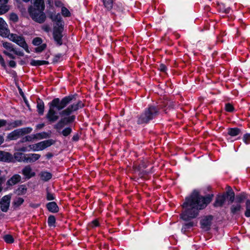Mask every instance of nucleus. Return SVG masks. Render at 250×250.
Here are the masks:
<instances>
[{
	"mask_svg": "<svg viewBox=\"0 0 250 250\" xmlns=\"http://www.w3.org/2000/svg\"><path fill=\"white\" fill-rule=\"evenodd\" d=\"M158 110L154 106H150L141 114L139 118V124L147 123L152 120L157 114Z\"/></svg>",
	"mask_w": 250,
	"mask_h": 250,
	"instance_id": "nucleus-5",
	"label": "nucleus"
},
{
	"mask_svg": "<svg viewBox=\"0 0 250 250\" xmlns=\"http://www.w3.org/2000/svg\"><path fill=\"white\" fill-rule=\"evenodd\" d=\"M21 179V177L20 175L15 174L8 180L7 184L9 186L14 185L20 182Z\"/></svg>",
	"mask_w": 250,
	"mask_h": 250,
	"instance_id": "nucleus-20",
	"label": "nucleus"
},
{
	"mask_svg": "<svg viewBox=\"0 0 250 250\" xmlns=\"http://www.w3.org/2000/svg\"><path fill=\"white\" fill-rule=\"evenodd\" d=\"M40 177L43 181H47L51 178L52 174L48 172L43 171L40 173Z\"/></svg>",
	"mask_w": 250,
	"mask_h": 250,
	"instance_id": "nucleus-24",
	"label": "nucleus"
},
{
	"mask_svg": "<svg viewBox=\"0 0 250 250\" xmlns=\"http://www.w3.org/2000/svg\"><path fill=\"white\" fill-rule=\"evenodd\" d=\"M14 53L18 56H23L24 55V54L22 52L20 51H18L15 49V51H14Z\"/></svg>",
	"mask_w": 250,
	"mask_h": 250,
	"instance_id": "nucleus-52",
	"label": "nucleus"
},
{
	"mask_svg": "<svg viewBox=\"0 0 250 250\" xmlns=\"http://www.w3.org/2000/svg\"><path fill=\"white\" fill-rule=\"evenodd\" d=\"M47 119L51 122H54L59 119L57 113L55 111L54 108L49 106V109L46 114Z\"/></svg>",
	"mask_w": 250,
	"mask_h": 250,
	"instance_id": "nucleus-15",
	"label": "nucleus"
},
{
	"mask_svg": "<svg viewBox=\"0 0 250 250\" xmlns=\"http://www.w3.org/2000/svg\"><path fill=\"white\" fill-rule=\"evenodd\" d=\"M83 104L81 101H77L68 106L66 109L62 110L60 113L62 116L69 115L71 113L82 108Z\"/></svg>",
	"mask_w": 250,
	"mask_h": 250,
	"instance_id": "nucleus-10",
	"label": "nucleus"
},
{
	"mask_svg": "<svg viewBox=\"0 0 250 250\" xmlns=\"http://www.w3.org/2000/svg\"><path fill=\"white\" fill-rule=\"evenodd\" d=\"M35 144L33 145H29L27 147L28 148V149H29V151L30 150H33L34 151H35Z\"/></svg>",
	"mask_w": 250,
	"mask_h": 250,
	"instance_id": "nucleus-50",
	"label": "nucleus"
},
{
	"mask_svg": "<svg viewBox=\"0 0 250 250\" xmlns=\"http://www.w3.org/2000/svg\"><path fill=\"white\" fill-rule=\"evenodd\" d=\"M74 98V96H66L61 100L59 98H55L49 103V106L53 108H56L58 110H61L66 107Z\"/></svg>",
	"mask_w": 250,
	"mask_h": 250,
	"instance_id": "nucleus-4",
	"label": "nucleus"
},
{
	"mask_svg": "<svg viewBox=\"0 0 250 250\" xmlns=\"http://www.w3.org/2000/svg\"><path fill=\"white\" fill-rule=\"evenodd\" d=\"M212 220V217L210 215L204 217L201 221V228L206 230H208L211 226Z\"/></svg>",
	"mask_w": 250,
	"mask_h": 250,
	"instance_id": "nucleus-14",
	"label": "nucleus"
},
{
	"mask_svg": "<svg viewBox=\"0 0 250 250\" xmlns=\"http://www.w3.org/2000/svg\"><path fill=\"white\" fill-rule=\"evenodd\" d=\"M56 219L54 216L51 215L49 216L48 218V225L50 227H54Z\"/></svg>",
	"mask_w": 250,
	"mask_h": 250,
	"instance_id": "nucleus-36",
	"label": "nucleus"
},
{
	"mask_svg": "<svg viewBox=\"0 0 250 250\" xmlns=\"http://www.w3.org/2000/svg\"><path fill=\"white\" fill-rule=\"evenodd\" d=\"M3 183V180L1 178H0V193L1 192L3 189L2 184Z\"/></svg>",
	"mask_w": 250,
	"mask_h": 250,
	"instance_id": "nucleus-56",
	"label": "nucleus"
},
{
	"mask_svg": "<svg viewBox=\"0 0 250 250\" xmlns=\"http://www.w3.org/2000/svg\"><path fill=\"white\" fill-rule=\"evenodd\" d=\"M25 157L26 163H33L39 159L41 155L39 154L30 153L26 154Z\"/></svg>",
	"mask_w": 250,
	"mask_h": 250,
	"instance_id": "nucleus-18",
	"label": "nucleus"
},
{
	"mask_svg": "<svg viewBox=\"0 0 250 250\" xmlns=\"http://www.w3.org/2000/svg\"><path fill=\"white\" fill-rule=\"evenodd\" d=\"M49 137L48 133L46 132H41L34 134V137L36 139L41 140L43 139H46Z\"/></svg>",
	"mask_w": 250,
	"mask_h": 250,
	"instance_id": "nucleus-27",
	"label": "nucleus"
},
{
	"mask_svg": "<svg viewBox=\"0 0 250 250\" xmlns=\"http://www.w3.org/2000/svg\"><path fill=\"white\" fill-rule=\"evenodd\" d=\"M35 139H36L34 137V134H33L31 135L26 136L25 137V138L23 139V142H25V141L31 142Z\"/></svg>",
	"mask_w": 250,
	"mask_h": 250,
	"instance_id": "nucleus-41",
	"label": "nucleus"
},
{
	"mask_svg": "<svg viewBox=\"0 0 250 250\" xmlns=\"http://www.w3.org/2000/svg\"><path fill=\"white\" fill-rule=\"evenodd\" d=\"M54 142L53 140L50 139L43 141L35 144V151L42 150L46 148L51 146L54 144Z\"/></svg>",
	"mask_w": 250,
	"mask_h": 250,
	"instance_id": "nucleus-13",
	"label": "nucleus"
},
{
	"mask_svg": "<svg viewBox=\"0 0 250 250\" xmlns=\"http://www.w3.org/2000/svg\"><path fill=\"white\" fill-rule=\"evenodd\" d=\"M227 195H228V197L229 198V201H230L231 203H232L234 201V192L231 190L228 191L227 192Z\"/></svg>",
	"mask_w": 250,
	"mask_h": 250,
	"instance_id": "nucleus-38",
	"label": "nucleus"
},
{
	"mask_svg": "<svg viewBox=\"0 0 250 250\" xmlns=\"http://www.w3.org/2000/svg\"><path fill=\"white\" fill-rule=\"evenodd\" d=\"M6 121L4 120H0V127L6 125Z\"/></svg>",
	"mask_w": 250,
	"mask_h": 250,
	"instance_id": "nucleus-55",
	"label": "nucleus"
},
{
	"mask_svg": "<svg viewBox=\"0 0 250 250\" xmlns=\"http://www.w3.org/2000/svg\"><path fill=\"white\" fill-rule=\"evenodd\" d=\"M6 37H8L11 41L16 43L22 47L27 53H30L28 45L25 42L24 38L22 36L8 33Z\"/></svg>",
	"mask_w": 250,
	"mask_h": 250,
	"instance_id": "nucleus-7",
	"label": "nucleus"
},
{
	"mask_svg": "<svg viewBox=\"0 0 250 250\" xmlns=\"http://www.w3.org/2000/svg\"><path fill=\"white\" fill-rule=\"evenodd\" d=\"M26 154L21 152H16L14 154V158L18 162H25Z\"/></svg>",
	"mask_w": 250,
	"mask_h": 250,
	"instance_id": "nucleus-23",
	"label": "nucleus"
},
{
	"mask_svg": "<svg viewBox=\"0 0 250 250\" xmlns=\"http://www.w3.org/2000/svg\"><path fill=\"white\" fill-rule=\"evenodd\" d=\"M6 37H8L11 41L16 43L22 47L27 53H30L28 45L25 42L24 38L22 36L8 33Z\"/></svg>",
	"mask_w": 250,
	"mask_h": 250,
	"instance_id": "nucleus-6",
	"label": "nucleus"
},
{
	"mask_svg": "<svg viewBox=\"0 0 250 250\" xmlns=\"http://www.w3.org/2000/svg\"><path fill=\"white\" fill-rule=\"evenodd\" d=\"M34 6L35 8H29L30 15L34 21L39 23L43 22L46 18L43 12L44 9L43 0H36L34 3Z\"/></svg>",
	"mask_w": 250,
	"mask_h": 250,
	"instance_id": "nucleus-2",
	"label": "nucleus"
},
{
	"mask_svg": "<svg viewBox=\"0 0 250 250\" xmlns=\"http://www.w3.org/2000/svg\"><path fill=\"white\" fill-rule=\"evenodd\" d=\"M9 33L7 25L5 21L0 18V35L6 37Z\"/></svg>",
	"mask_w": 250,
	"mask_h": 250,
	"instance_id": "nucleus-16",
	"label": "nucleus"
},
{
	"mask_svg": "<svg viewBox=\"0 0 250 250\" xmlns=\"http://www.w3.org/2000/svg\"><path fill=\"white\" fill-rule=\"evenodd\" d=\"M159 69L161 71L165 72L166 70V66L164 64H161L159 66Z\"/></svg>",
	"mask_w": 250,
	"mask_h": 250,
	"instance_id": "nucleus-51",
	"label": "nucleus"
},
{
	"mask_svg": "<svg viewBox=\"0 0 250 250\" xmlns=\"http://www.w3.org/2000/svg\"><path fill=\"white\" fill-rule=\"evenodd\" d=\"M2 45L8 52H14L15 51V48H14L13 45L10 42H5L3 43Z\"/></svg>",
	"mask_w": 250,
	"mask_h": 250,
	"instance_id": "nucleus-31",
	"label": "nucleus"
},
{
	"mask_svg": "<svg viewBox=\"0 0 250 250\" xmlns=\"http://www.w3.org/2000/svg\"><path fill=\"white\" fill-rule=\"evenodd\" d=\"M6 37H8L11 41L16 43L22 47L27 53H30L28 45L25 42L24 38L22 36L8 33Z\"/></svg>",
	"mask_w": 250,
	"mask_h": 250,
	"instance_id": "nucleus-8",
	"label": "nucleus"
},
{
	"mask_svg": "<svg viewBox=\"0 0 250 250\" xmlns=\"http://www.w3.org/2000/svg\"><path fill=\"white\" fill-rule=\"evenodd\" d=\"M11 125L13 127H16L18 126L21 125V122L20 121H17L15 122L14 123L12 124Z\"/></svg>",
	"mask_w": 250,
	"mask_h": 250,
	"instance_id": "nucleus-54",
	"label": "nucleus"
},
{
	"mask_svg": "<svg viewBox=\"0 0 250 250\" xmlns=\"http://www.w3.org/2000/svg\"><path fill=\"white\" fill-rule=\"evenodd\" d=\"M22 174L27 179H30L35 175V173L29 166H27L22 169Z\"/></svg>",
	"mask_w": 250,
	"mask_h": 250,
	"instance_id": "nucleus-17",
	"label": "nucleus"
},
{
	"mask_svg": "<svg viewBox=\"0 0 250 250\" xmlns=\"http://www.w3.org/2000/svg\"><path fill=\"white\" fill-rule=\"evenodd\" d=\"M5 12H7L9 10V7L7 6H5Z\"/></svg>",
	"mask_w": 250,
	"mask_h": 250,
	"instance_id": "nucleus-63",
	"label": "nucleus"
},
{
	"mask_svg": "<svg viewBox=\"0 0 250 250\" xmlns=\"http://www.w3.org/2000/svg\"><path fill=\"white\" fill-rule=\"evenodd\" d=\"M3 53L11 59H14L15 58V56L13 55H12L10 52L7 51H4Z\"/></svg>",
	"mask_w": 250,
	"mask_h": 250,
	"instance_id": "nucleus-49",
	"label": "nucleus"
},
{
	"mask_svg": "<svg viewBox=\"0 0 250 250\" xmlns=\"http://www.w3.org/2000/svg\"><path fill=\"white\" fill-rule=\"evenodd\" d=\"M46 157L48 158V159H50L51 157H52V155L51 153H47L46 155Z\"/></svg>",
	"mask_w": 250,
	"mask_h": 250,
	"instance_id": "nucleus-61",
	"label": "nucleus"
},
{
	"mask_svg": "<svg viewBox=\"0 0 250 250\" xmlns=\"http://www.w3.org/2000/svg\"><path fill=\"white\" fill-rule=\"evenodd\" d=\"M52 20L55 22L54 27L53 38L57 44H62V32L63 29V22L60 14H52L50 16Z\"/></svg>",
	"mask_w": 250,
	"mask_h": 250,
	"instance_id": "nucleus-3",
	"label": "nucleus"
},
{
	"mask_svg": "<svg viewBox=\"0 0 250 250\" xmlns=\"http://www.w3.org/2000/svg\"><path fill=\"white\" fill-rule=\"evenodd\" d=\"M38 112L40 115H43L44 109V104L42 101H39L37 103Z\"/></svg>",
	"mask_w": 250,
	"mask_h": 250,
	"instance_id": "nucleus-26",
	"label": "nucleus"
},
{
	"mask_svg": "<svg viewBox=\"0 0 250 250\" xmlns=\"http://www.w3.org/2000/svg\"><path fill=\"white\" fill-rule=\"evenodd\" d=\"M90 226L92 228H95L99 226L98 221L97 220H93L90 224Z\"/></svg>",
	"mask_w": 250,
	"mask_h": 250,
	"instance_id": "nucleus-46",
	"label": "nucleus"
},
{
	"mask_svg": "<svg viewBox=\"0 0 250 250\" xmlns=\"http://www.w3.org/2000/svg\"><path fill=\"white\" fill-rule=\"evenodd\" d=\"M211 200V196L203 197L200 195L197 191H194L188 197L186 198L183 204L182 218L188 220L195 218L198 215V211L204 208Z\"/></svg>",
	"mask_w": 250,
	"mask_h": 250,
	"instance_id": "nucleus-1",
	"label": "nucleus"
},
{
	"mask_svg": "<svg viewBox=\"0 0 250 250\" xmlns=\"http://www.w3.org/2000/svg\"><path fill=\"white\" fill-rule=\"evenodd\" d=\"M9 66L11 67H15L16 66V63L14 61H10L9 62Z\"/></svg>",
	"mask_w": 250,
	"mask_h": 250,
	"instance_id": "nucleus-53",
	"label": "nucleus"
},
{
	"mask_svg": "<svg viewBox=\"0 0 250 250\" xmlns=\"http://www.w3.org/2000/svg\"><path fill=\"white\" fill-rule=\"evenodd\" d=\"M3 239L7 243H12L14 242V238L13 236L9 234H7L4 236Z\"/></svg>",
	"mask_w": 250,
	"mask_h": 250,
	"instance_id": "nucleus-37",
	"label": "nucleus"
},
{
	"mask_svg": "<svg viewBox=\"0 0 250 250\" xmlns=\"http://www.w3.org/2000/svg\"><path fill=\"white\" fill-rule=\"evenodd\" d=\"M187 225L190 226V227H192L193 226V223H188Z\"/></svg>",
	"mask_w": 250,
	"mask_h": 250,
	"instance_id": "nucleus-64",
	"label": "nucleus"
},
{
	"mask_svg": "<svg viewBox=\"0 0 250 250\" xmlns=\"http://www.w3.org/2000/svg\"><path fill=\"white\" fill-rule=\"evenodd\" d=\"M241 206L240 203H237L236 204H233L231 206L230 208V210L231 213L233 214H235L239 212L241 209Z\"/></svg>",
	"mask_w": 250,
	"mask_h": 250,
	"instance_id": "nucleus-25",
	"label": "nucleus"
},
{
	"mask_svg": "<svg viewBox=\"0 0 250 250\" xmlns=\"http://www.w3.org/2000/svg\"><path fill=\"white\" fill-rule=\"evenodd\" d=\"M10 20L14 21V22L17 21L18 20V16L14 13H12L10 16Z\"/></svg>",
	"mask_w": 250,
	"mask_h": 250,
	"instance_id": "nucleus-44",
	"label": "nucleus"
},
{
	"mask_svg": "<svg viewBox=\"0 0 250 250\" xmlns=\"http://www.w3.org/2000/svg\"><path fill=\"white\" fill-rule=\"evenodd\" d=\"M226 197L224 195H219L216 197L214 206L215 207H221L225 203Z\"/></svg>",
	"mask_w": 250,
	"mask_h": 250,
	"instance_id": "nucleus-22",
	"label": "nucleus"
},
{
	"mask_svg": "<svg viewBox=\"0 0 250 250\" xmlns=\"http://www.w3.org/2000/svg\"><path fill=\"white\" fill-rule=\"evenodd\" d=\"M240 132L239 129L237 128H231L228 129V133L231 136H236L238 135Z\"/></svg>",
	"mask_w": 250,
	"mask_h": 250,
	"instance_id": "nucleus-28",
	"label": "nucleus"
},
{
	"mask_svg": "<svg viewBox=\"0 0 250 250\" xmlns=\"http://www.w3.org/2000/svg\"><path fill=\"white\" fill-rule=\"evenodd\" d=\"M233 109H234V108L231 104H228L226 105V110L227 111L232 112L233 110Z\"/></svg>",
	"mask_w": 250,
	"mask_h": 250,
	"instance_id": "nucleus-45",
	"label": "nucleus"
},
{
	"mask_svg": "<svg viewBox=\"0 0 250 250\" xmlns=\"http://www.w3.org/2000/svg\"><path fill=\"white\" fill-rule=\"evenodd\" d=\"M102 1L104 6L108 10H111L112 9L113 4V0H102Z\"/></svg>",
	"mask_w": 250,
	"mask_h": 250,
	"instance_id": "nucleus-30",
	"label": "nucleus"
},
{
	"mask_svg": "<svg viewBox=\"0 0 250 250\" xmlns=\"http://www.w3.org/2000/svg\"><path fill=\"white\" fill-rule=\"evenodd\" d=\"M75 119L74 116H68L62 118L57 124L55 125V128L58 131H60L63 126L67 124L72 122Z\"/></svg>",
	"mask_w": 250,
	"mask_h": 250,
	"instance_id": "nucleus-11",
	"label": "nucleus"
},
{
	"mask_svg": "<svg viewBox=\"0 0 250 250\" xmlns=\"http://www.w3.org/2000/svg\"><path fill=\"white\" fill-rule=\"evenodd\" d=\"M12 159V155L9 153L0 151V161L11 162Z\"/></svg>",
	"mask_w": 250,
	"mask_h": 250,
	"instance_id": "nucleus-19",
	"label": "nucleus"
},
{
	"mask_svg": "<svg viewBox=\"0 0 250 250\" xmlns=\"http://www.w3.org/2000/svg\"><path fill=\"white\" fill-rule=\"evenodd\" d=\"M243 141L246 144L250 143V134H246L244 135Z\"/></svg>",
	"mask_w": 250,
	"mask_h": 250,
	"instance_id": "nucleus-42",
	"label": "nucleus"
},
{
	"mask_svg": "<svg viewBox=\"0 0 250 250\" xmlns=\"http://www.w3.org/2000/svg\"><path fill=\"white\" fill-rule=\"evenodd\" d=\"M46 198L48 200H53L54 199V196L53 194L48 192Z\"/></svg>",
	"mask_w": 250,
	"mask_h": 250,
	"instance_id": "nucleus-47",
	"label": "nucleus"
},
{
	"mask_svg": "<svg viewBox=\"0 0 250 250\" xmlns=\"http://www.w3.org/2000/svg\"><path fill=\"white\" fill-rule=\"evenodd\" d=\"M32 130V128L29 127L16 129L8 134L7 139L9 141L17 140L20 137L30 133Z\"/></svg>",
	"mask_w": 250,
	"mask_h": 250,
	"instance_id": "nucleus-9",
	"label": "nucleus"
},
{
	"mask_svg": "<svg viewBox=\"0 0 250 250\" xmlns=\"http://www.w3.org/2000/svg\"><path fill=\"white\" fill-rule=\"evenodd\" d=\"M71 131L72 130L71 128L66 127L62 131V133L64 136H67L70 134Z\"/></svg>",
	"mask_w": 250,
	"mask_h": 250,
	"instance_id": "nucleus-40",
	"label": "nucleus"
},
{
	"mask_svg": "<svg viewBox=\"0 0 250 250\" xmlns=\"http://www.w3.org/2000/svg\"><path fill=\"white\" fill-rule=\"evenodd\" d=\"M4 137L0 135V145L4 142Z\"/></svg>",
	"mask_w": 250,
	"mask_h": 250,
	"instance_id": "nucleus-60",
	"label": "nucleus"
},
{
	"mask_svg": "<svg viewBox=\"0 0 250 250\" xmlns=\"http://www.w3.org/2000/svg\"><path fill=\"white\" fill-rule=\"evenodd\" d=\"M55 4L56 6H61L62 4V3H61V2L59 1H56L55 2Z\"/></svg>",
	"mask_w": 250,
	"mask_h": 250,
	"instance_id": "nucleus-59",
	"label": "nucleus"
},
{
	"mask_svg": "<svg viewBox=\"0 0 250 250\" xmlns=\"http://www.w3.org/2000/svg\"><path fill=\"white\" fill-rule=\"evenodd\" d=\"M62 14L64 17H68L71 15V13L65 7H62L61 10Z\"/></svg>",
	"mask_w": 250,
	"mask_h": 250,
	"instance_id": "nucleus-35",
	"label": "nucleus"
},
{
	"mask_svg": "<svg viewBox=\"0 0 250 250\" xmlns=\"http://www.w3.org/2000/svg\"><path fill=\"white\" fill-rule=\"evenodd\" d=\"M46 64H48V62L45 61L33 60L31 62V64L34 66L41 65Z\"/></svg>",
	"mask_w": 250,
	"mask_h": 250,
	"instance_id": "nucleus-33",
	"label": "nucleus"
},
{
	"mask_svg": "<svg viewBox=\"0 0 250 250\" xmlns=\"http://www.w3.org/2000/svg\"><path fill=\"white\" fill-rule=\"evenodd\" d=\"M245 215L247 217H250V201L248 200L246 202Z\"/></svg>",
	"mask_w": 250,
	"mask_h": 250,
	"instance_id": "nucleus-34",
	"label": "nucleus"
},
{
	"mask_svg": "<svg viewBox=\"0 0 250 250\" xmlns=\"http://www.w3.org/2000/svg\"><path fill=\"white\" fill-rule=\"evenodd\" d=\"M44 126V124H39L37 125V127L38 128H41Z\"/></svg>",
	"mask_w": 250,
	"mask_h": 250,
	"instance_id": "nucleus-62",
	"label": "nucleus"
},
{
	"mask_svg": "<svg viewBox=\"0 0 250 250\" xmlns=\"http://www.w3.org/2000/svg\"><path fill=\"white\" fill-rule=\"evenodd\" d=\"M8 0H0V5H4L6 4Z\"/></svg>",
	"mask_w": 250,
	"mask_h": 250,
	"instance_id": "nucleus-57",
	"label": "nucleus"
},
{
	"mask_svg": "<svg viewBox=\"0 0 250 250\" xmlns=\"http://www.w3.org/2000/svg\"><path fill=\"white\" fill-rule=\"evenodd\" d=\"M19 150L21 151H23V152L26 151H29V149H28V148L27 147H22Z\"/></svg>",
	"mask_w": 250,
	"mask_h": 250,
	"instance_id": "nucleus-58",
	"label": "nucleus"
},
{
	"mask_svg": "<svg viewBox=\"0 0 250 250\" xmlns=\"http://www.w3.org/2000/svg\"><path fill=\"white\" fill-rule=\"evenodd\" d=\"M46 45L45 44H42L40 46L36 48L35 50L37 52H41L42 51L46 48Z\"/></svg>",
	"mask_w": 250,
	"mask_h": 250,
	"instance_id": "nucleus-43",
	"label": "nucleus"
},
{
	"mask_svg": "<svg viewBox=\"0 0 250 250\" xmlns=\"http://www.w3.org/2000/svg\"><path fill=\"white\" fill-rule=\"evenodd\" d=\"M46 207L49 211L52 212H57L59 210V208L57 204L54 202H51L46 205Z\"/></svg>",
	"mask_w": 250,
	"mask_h": 250,
	"instance_id": "nucleus-21",
	"label": "nucleus"
},
{
	"mask_svg": "<svg viewBox=\"0 0 250 250\" xmlns=\"http://www.w3.org/2000/svg\"><path fill=\"white\" fill-rule=\"evenodd\" d=\"M0 64L4 68L6 67V64L4 60L1 55H0Z\"/></svg>",
	"mask_w": 250,
	"mask_h": 250,
	"instance_id": "nucleus-48",
	"label": "nucleus"
},
{
	"mask_svg": "<svg viewBox=\"0 0 250 250\" xmlns=\"http://www.w3.org/2000/svg\"><path fill=\"white\" fill-rule=\"evenodd\" d=\"M11 196L6 195L4 196L0 201V208L3 212H7L10 205Z\"/></svg>",
	"mask_w": 250,
	"mask_h": 250,
	"instance_id": "nucleus-12",
	"label": "nucleus"
},
{
	"mask_svg": "<svg viewBox=\"0 0 250 250\" xmlns=\"http://www.w3.org/2000/svg\"><path fill=\"white\" fill-rule=\"evenodd\" d=\"M42 42V40L41 38L37 37L33 39L32 43L34 45H40Z\"/></svg>",
	"mask_w": 250,
	"mask_h": 250,
	"instance_id": "nucleus-39",
	"label": "nucleus"
},
{
	"mask_svg": "<svg viewBox=\"0 0 250 250\" xmlns=\"http://www.w3.org/2000/svg\"><path fill=\"white\" fill-rule=\"evenodd\" d=\"M24 202V200L22 198L20 197H16L13 201V204L15 206L19 207L21 206Z\"/></svg>",
	"mask_w": 250,
	"mask_h": 250,
	"instance_id": "nucleus-32",
	"label": "nucleus"
},
{
	"mask_svg": "<svg viewBox=\"0 0 250 250\" xmlns=\"http://www.w3.org/2000/svg\"><path fill=\"white\" fill-rule=\"evenodd\" d=\"M27 191V188L25 185H21L16 190V193L18 195H23Z\"/></svg>",
	"mask_w": 250,
	"mask_h": 250,
	"instance_id": "nucleus-29",
	"label": "nucleus"
}]
</instances>
